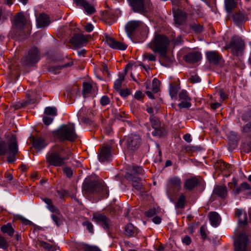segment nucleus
<instances>
[{
  "label": "nucleus",
  "instance_id": "obj_1",
  "mask_svg": "<svg viewBox=\"0 0 251 251\" xmlns=\"http://www.w3.org/2000/svg\"><path fill=\"white\" fill-rule=\"evenodd\" d=\"M71 151L65 150L58 145H55L46 155V162L49 166L62 167L66 165L67 160L72 155Z\"/></svg>",
  "mask_w": 251,
  "mask_h": 251
},
{
  "label": "nucleus",
  "instance_id": "obj_2",
  "mask_svg": "<svg viewBox=\"0 0 251 251\" xmlns=\"http://www.w3.org/2000/svg\"><path fill=\"white\" fill-rule=\"evenodd\" d=\"M19 152L18 143L16 135L12 134L6 140H0V157L7 156L8 163H14Z\"/></svg>",
  "mask_w": 251,
  "mask_h": 251
},
{
  "label": "nucleus",
  "instance_id": "obj_3",
  "mask_svg": "<svg viewBox=\"0 0 251 251\" xmlns=\"http://www.w3.org/2000/svg\"><path fill=\"white\" fill-rule=\"evenodd\" d=\"M170 40L165 35L156 34L148 44V47L155 53H158L160 56L165 60H170L167 55Z\"/></svg>",
  "mask_w": 251,
  "mask_h": 251
},
{
  "label": "nucleus",
  "instance_id": "obj_4",
  "mask_svg": "<svg viewBox=\"0 0 251 251\" xmlns=\"http://www.w3.org/2000/svg\"><path fill=\"white\" fill-rule=\"evenodd\" d=\"M83 189L88 194H98L103 198H107L108 196V190L102 180H86L83 183Z\"/></svg>",
  "mask_w": 251,
  "mask_h": 251
},
{
  "label": "nucleus",
  "instance_id": "obj_5",
  "mask_svg": "<svg viewBox=\"0 0 251 251\" xmlns=\"http://www.w3.org/2000/svg\"><path fill=\"white\" fill-rule=\"evenodd\" d=\"M56 135L60 140L74 141L77 137L74 124L63 125L56 131Z\"/></svg>",
  "mask_w": 251,
  "mask_h": 251
},
{
  "label": "nucleus",
  "instance_id": "obj_6",
  "mask_svg": "<svg viewBox=\"0 0 251 251\" xmlns=\"http://www.w3.org/2000/svg\"><path fill=\"white\" fill-rule=\"evenodd\" d=\"M126 151L129 154L135 152L139 148L141 138L137 134H130L125 137Z\"/></svg>",
  "mask_w": 251,
  "mask_h": 251
},
{
  "label": "nucleus",
  "instance_id": "obj_7",
  "mask_svg": "<svg viewBox=\"0 0 251 251\" xmlns=\"http://www.w3.org/2000/svg\"><path fill=\"white\" fill-rule=\"evenodd\" d=\"M40 59V52L36 47L31 48L27 54L22 59V63L26 66H31L37 63Z\"/></svg>",
  "mask_w": 251,
  "mask_h": 251
},
{
  "label": "nucleus",
  "instance_id": "obj_8",
  "mask_svg": "<svg viewBox=\"0 0 251 251\" xmlns=\"http://www.w3.org/2000/svg\"><path fill=\"white\" fill-rule=\"evenodd\" d=\"M250 241L245 232L240 233L234 241L235 251H251Z\"/></svg>",
  "mask_w": 251,
  "mask_h": 251
},
{
  "label": "nucleus",
  "instance_id": "obj_9",
  "mask_svg": "<svg viewBox=\"0 0 251 251\" xmlns=\"http://www.w3.org/2000/svg\"><path fill=\"white\" fill-rule=\"evenodd\" d=\"M226 49H230L234 55H238L245 48V44L241 38L237 36H233L228 44L225 46Z\"/></svg>",
  "mask_w": 251,
  "mask_h": 251
},
{
  "label": "nucleus",
  "instance_id": "obj_10",
  "mask_svg": "<svg viewBox=\"0 0 251 251\" xmlns=\"http://www.w3.org/2000/svg\"><path fill=\"white\" fill-rule=\"evenodd\" d=\"M92 220L97 224L101 225L104 230L108 231L110 227V219L99 213H95L93 215Z\"/></svg>",
  "mask_w": 251,
  "mask_h": 251
},
{
  "label": "nucleus",
  "instance_id": "obj_11",
  "mask_svg": "<svg viewBox=\"0 0 251 251\" xmlns=\"http://www.w3.org/2000/svg\"><path fill=\"white\" fill-rule=\"evenodd\" d=\"M105 42L112 49L119 50H125L127 45L124 43L119 42L108 35L105 36Z\"/></svg>",
  "mask_w": 251,
  "mask_h": 251
},
{
  "label": "nucleus",
  "instance_id": "obj_12",
  "mask_svg": "<svg viewBox=\"0 0 251 251\" xmlns=\"http://www.w3.org/2000/svg\"><path fill=\"white\" fill-rule=\"evenodd\" d=\"M111 151V147L110 146L107 145L102 147L99 154L100 161L103 162L109 161L112 156Z\"/></svg>",
  "mask_w": 251,
  "mask_h": 251
},
{
  "label": "nucleus",
  "instance_id": "obj_13",
  "mask_svg": "<svg viewBox=\"0 0 251 251\" xmlns=\"http://www.w3.org/2000/svg\"><path fill=\"white\" fill-rule=\"evenodd\" d=\"M88 41V36L82 34H76L71 39V43L75 47H81L84 46Z\"/></svg>",
  "mask_w": 251,
  "mask_h": 251
},
{
  "label": "nucleus",
  "instance_id": "obj_14",
  "mask_svg": "<svg viewBox=\"0 0 251 251\" xmlns=\"http://www.w3.org/2000/svg\"><path fill=\"white\" fill-rule=\"evenodd\" d=\"M25 24V16L22 13H18L15 16L13 23V27L17 30H23Z\"/></svg>",
  "mask_w": 251,
  "mask_h": 251
},
{
  "label": "nucleus",
  "instance_id": "obj_15",
  "mask_svg": "<svg viewBox=\"0 0 251 251\" xmlns=\"http://www.w3.org/2000/svg\"><path fill=\"white\" fill-rule=\"evenodd\" d=\"M133 10L135 12L145 13L146 10L143 0H128Z\"/></svg>",
  "mask_w": 251,
  "mask_h": 251
},
{
  "label": "nucleus",
  "instance_id": "obj_16",
  "mask_svg": "<svg viewBox=\"0 0 251 251\" xmlns=\"http://www.w3.org/2000/svg\"><path fill=\"white\" fill-rule=\"evenodd\" d=\"M206 57L210 64L217 65L220 62L222 57L216 51H208L205 53Z\"/></svg>",
  "mask_w": 251,
  "mask_h": 251
},
{
  "label": "nucleus",
  "instance_id": "obj_17",
  "mask_svg": "<svg viewBox=\"0 0 251 251\" xmlns=\"http://www.w3.org/2000/svg\"><path fill=\"white\" fill-rule=\"evenodd\" d=\"M168 187L170 189H173L174 191H179L181 188V179L176 176L170 177L168 181Z\"/></svg>",
  "mask_w": 251,
  "mask_h": 251
},
{
  "label": "nucleus",
  "instance_id": "obj_18",
  "mask_svg": "<svg viewBox=\"0 0 251 251\" xmlns=\"http://www.w3.org/2000/svg\"><path fill=\"white\" fill-rule=\"evenodd\" d=\"M200 181L196 176L187 179L184 183V188L188 191H192L199 185Z\"/></svg>",
  "mask_w": 251,
  "mask_h": 251
},
{
  "label": "nucleus",
  "instance_id": "obj_19",
  "mask_svg": "<svg viewBox=\"0 0 251 251\" xmlns=\"http://www.w3.org/2000/svg\"><path fill=\"white\" fill-rule=\"evenodd\" d=\"M184 58L187 63H194L201 59V54L198 51H193L185 55Z\"/></svg>",
  "mask_w": 251,
  "mask_h": 251
},
{
  "label": "nucleus",
  "instance_id": "obj_20",
  "mask_svg": "<svg viewBox=\"0 0 251 251\" xmlns=\"http://www.w3.org/2000/svg\"><path fill=\"white\" fill-rule=\"evenodd\" d=\"M141 22L139 21H131L128 22L125 27L128 36L131 38L132 34L139 26Z\"/></svg>",
  "mask_w": 251,
  "mask_h": 251
},
{
  "label": "nucleus",
  "instance_id": "obj_21",
  "mask_svg": "<svg viewBox=\"0 0 251 251\" xmlns=\"http://www.w3.org/2000/svg\"><path fill=\"white\" fill-rule=\"evenodd\" d=\"M48 145L45 139L42 137H37L33 139V147L37 151H41Z\"/></svg>",
  "mask_w": 251,
  "mask_h": 251
},
{
  "label": "nucleus",
  "instance_id": "obj_22",
  "mask_svg": "<svg viewBox=\"0 0 251 251\" xmlns=\"http://www.w3.org/2000/svg\"><path fill=\"white\" fill-rule=\"evenodd\" d=\"M49 24V17L47 15L44 13L40 14L37 18V25L38 27H44L48 25Z\"/></svg>",
  "mask_w": 251,
  "mask_h": 251
},
{
  "label": "nucleus",
  "instance_id": "obj_23",
  "mask_svg": "<svg viewBox=\"0 0 251 251\" xmlns=\"http://www.w3.org/2000/svg\"><path fill=\"white\" fill-rule=\"evenodd\" d=\"M174 18L175 23L178 25H180L186 21V14L182 10H178L174 13Z\"/></svg>",
  "mask_w": 251,
  "mask_h": 251
},
{
  "label": "nucleus",
  "instance_id": "obj_24",
  "mask_svg": "<svg viewBox=\"0 0 251 251\" xmlns=\"http://www.w3.org/2000/svg\"><path fill=\"white\" fill-rule=\"evenodd\" d=\"M210 224L212 226H218L221 222V217L216 212H211L208 214Z\"/></svg>",
  "mask_w": 251,
  "mask_h": 251
},
{
  "label": "nucleus",
  "instance_id": "obj_25",
  "mask_svg": "<svg viewBox=\"0 0 251 251\" xmlns=\"http://www.w3.org/2000/svg\"><path fill=\"white\" fill-rule=\"evenodd\" d=\"M138 233V229L131 224H127L125 227L124 233L128 237H134Z\"/></svg>",
  "mask_w": 251,
  "mask_h": 251
},
{
  "label": "nucleus",
  "instance_id": "obj_26",
  "mask_svg": "<svg viewBox=\"0 0 251 251\" xmlns=\"http://www.w3.org/2000/svg\"><path fill=\"white\" fill-rule=\"evenodd\" d=\"M127 178L132 181V185L135 189L138 191L142 189L143 184L140 177L130 175V176H127Z\"/></svg>",
  "mask_w": 251,
  "mask_h": 251
},
{
  "label": "nucleus",
  "instance_id": "obj_27",
  "mask_svg": "<svg viewBox=\"0 0 251 251\" xmlns=\"http://www.w3.org/2000/svg\"><path fill=\"white\" fill-rule=\"evenodd\" d=\"M214 167L217 170H220V171H227L229 172L231 165L227 164L223 161L220 160L217 161L215 163Z\"/></svg>",
  "mask_w": 251,
  "mask_h": 251
},
{
  "label": "nucleus",
  "instance_id": "obj_28",
  "mask_svg": "<svg viewBox=\"0 0 251 251\" xmlns=\"http://www.w3.org/2000/svg\"><path fill=\"white\" fill-rule=\"evenodd\" d=\"M233 19L236 24L240 26L247 20L248 18L244 14L239 12L233 15Z\"/></svg>",
  "mask_w": 251,
  "mask_h": 251
},
{
  "label": "nucleus",
  "instance_id": "obj_29",
  "mask_svg": "<svg viewBox=\"0 0 251 251\" xmlns=\"http://www.w3.org/2000/svg\"><path fill=\"white\" fill-rule=\"evenodd\" d=\"M213 193L222 199H224L227 194V188L226 186H217L214 188Z\"/></svg>",
  "mask_w": 251,
  "mask_h": 251
},
{
  "label": "nucleus",
  "instance_id": "obj_30",
  "mask_svg": "<svg viewBox=\"0 0 251 251\" xmlns=\"http://www.w3.org/2000/svg\"><path fill=\"white\" fill-rule=\"evenodd\" d=\"M0 230L3 233L7 234L11 237H13L15 232V230L10 223L2 226L0 227Z\"/></svg>",
  "mask_w": 251,
  "mask_h": 251
},
{
  "label": "nucleus",
  "instance_id": "obj_31",
  "mask_svg": "<svg viewBox=\"0 0 251 251\" xmlns=\"http://www.w3.org/2000/svg\"><path fill=\"white\" fill-rule=\"evenodd\" d=\"M42 200L46 203L47 208L50 212L55 213L58 215L60 214L59 210L53 204L52 200L51 199L45 198L42 199Z\"/></svg>",
  "mask_w": 251,
  "mask_h": 251
},
{
  "label": "nucleus",
  "instance_id": "obj_32",
  "mask_svg": "<svg viewBox=\"0 0 251 251\" xmlns=\"http://www.w3.org/2000/svg\"><path fill=\"white\" fill-rule=\"evenodd\" d=\"M167 130L165 128L164 125L162 124L160 125V127H158L156 129H154L152 132V135L153 136H157L159 137H162L167 135Z\"/></svg>",
  "mask_w": 251,
  "mask_h": 251
},
{
  "label": "nucleus",
  "instance_id": "obj_33",
  "mask_svg": "<svg viewBox=\"0 0 251 251\" xmlns=\"http://www.w3.org/2000/svg\"><path fill=\"white\" fill-rule=\"evenodd\" d=\"M73 64V62L71 61L69 63H65L62 66H52L49 68V71L50 72H52L54 74H58L60 73L61 70L63 68H67L68 67H70L72 66Z\"/></svg>",
  "mask_w": 251,
  "mask_h": 251
},
{
  "label": "nucleus",
  "instance_id": "obj_34",
  "mask_svg": "<svg viewBox=\"0 0 251 251\" xmlns=\"http://www.w3.org/2000/svg\"><path fill=\"white\" fill-rule=\"evenodd\" d=\"M125 74H120L119 76V78L116 80L114 82V87L115 89L117 91L121 89L122 83L125 79V75L127 73L126 69H125Z\"/></svg>",
  "mask_w": 251,
  "mask_h": 251
},
{
  "label": "nucleus",
  "instance_id": "obj_35",
  "mask_svg": "<svg viewBox=\"0 0 251 251\" xmlns=\"http://www.w3.org/2000/svg\"><path fill=\"white\" fill-rule=\"evenodd\" d=\"M225 6L226 11L229 13L236 6V2L235 0H225Z\"/></svg>",
  "mask_w": 251,
  "mask_h": 251
},
{
  "label": "nucleus",
  "instance_id": "obj_36",
  "mask_svg": "<svg viewBox=\"0 0 251 251\" xmlns=\"http://www.w3.org/2000/svg\"><path fill=\"white\" fill-rule=\"evenodd\" d=\"M144 173V171L141 167L133 166L131 173L127 174L126 176H130V175H132V176H135L136 175H143Z\"/></svg>",
  "mask_w": 251,
  "mask_h": 251
},
{
  "label": "nucleus",
  "instance_id": "obj_37",
  "mask_svg": "<svg viewBox=\"0 0 251 251\" xmlns=\"http://www.w3.org/2000/svg\"><path fill=\"white\" fill-rule=\"evenodd\" d=\"M150 121L154 129L157 128L158 127H160V125H162L160 120L157 117L154 116L153 115L150 116Z\"/></svg>",
  "mask_w": 251,
  "mask_h": 251
},
{
  "label": "nucleus",
  "instance_id": "obj_38",
  "mask_svg": "<svg viewBox=\"0 0 251 251\" xmlns=\"http://www.w3.org/2000/svg\"><path fill=\"white\" fill-rule=\"evenodd\" d=\"M185 196L184 194H181L177 201H176V207L177 208H182L184 207V203L185 202Z\"/></svg>",
  "mask_w": 251,
  "mask_h": 251
},
{
  "label": "nucleus",
  "instance_id": "obj_39",
  "mask_svg": "<svg viewBox=\"0 0 251 251\" xmlns=\"http://www.w3.org/2000/svg\"><path fill=\"white\" fill-rule=\"evenodd\" d=\"M190 27L197 33H199L203 31V26L199 24L195 23L190 25Z\"/></svg>",
  "mask_w": 251,
  "mask_h": 251
},
{
  "label": "nucleus",
  "instance_id": "obj_40",
  "mask_svg": "<svg viewBox=\"0 0 251 251\" xmlns=\"http://www.w3.org/2000/svg\"><path fill=\"white\" fill-rule=\"evenodd\" d=\"M44 113L47 115L55 116L57 115V109L53 107H47L45 109Z\"/></svg>",
  "mask_w": 251,
  "mask_h": 251
},
{
  "label": "nucleus",
  "instance_id": "obj_41",
  "mask_svg": "<svg viewBox=\"0 0 251 251\" xmlns=\"http://www.w3.org/2000/svg\"><path fill=\"white\" fill-rule=\"evenodd\" d=\"M178 97L179 100H191V98L189 96L186 90H182L179 93Z\"/></svg>",
  "mask_w": 251,
  "mask_h": 251
},
{
  "label": "nucleus",
  "instance_id": "obj_42",
  "mask_svg": "<svg viewBox=\"0 0 251 251\" xmlns=\"http://www.w3.org/2000/svg\"><path fill=\"white\" fill-rule=\"evenodd\" d=\"M92 88V85L88 82L83 83V93L84 95L90 93Z\"/></svg>",
  "mask_w": 251,
  "mask_h": 251
},
{
  "label": "nucleus",
  "instance_id": "obj_43",
  "mask_svg": "<svg viewBox=\"0 0 251 251\" xmlns=\"http://www.w3.org/2000/svg\"><path fill=\"white\" fill-rule=\"evenodd\" d=\"M8 247V243L5 237L0 235V248L6 250Z\"/></svg>",
  "mask_w": 251,
  "mask_h": 251
},
{
  "label": "nucleus",
  "instance_id": "obj_44",
  "mask_svg": "<svg viewBox=\"0 0 251 251\" xmlns=\"http://www.w3.org/2000/svg\"><path fill=\"white\" fill-rule=\"evenodd\" d=\"M143 57L144 60L147 59L151 61H155L156 60V55L151 53L145 52Z\"/></svg>",
  "mask_w": 251,
  "mask_h": 251
},
{
  "label": "nucleus",
  "instance_id": "obj_45",
  "mask_svg": "<svg viewBox=\"0 0 251 251\" xmlns=\"http://www.w3.org/2000/svg\"><path fill=\"white\" fill-rule=\"evenodd\" d=\"M40 246L43 248L48 250L49 251H54L55 247L46 242L41 241L40 242Z\"/></svg>",
  "mask_w": 251,
  "mask_h": 251
},
{
  "label": "nucleus",
  "instance_id": "obj_46",
  "mask_svg": "<svg viewBox=\"0 0 251 251\" xmlns=\"http://www.w3.org/2000/svg\"><path fill=\"white\" fill-rule=\"evenodd\" d=\"M83 9L88 14L90 15L96 12L95 8L94 6L90 4L88 2L87 3L86 6L83 7Z\"/></svg>",
  "mask_w": 251,
  "mask_h": 251
},
{
  "label": "nucleus",
  "instance_id": "obj_47",
  "mask_svg": "<svg viewBox=\"0 0 251 251\" xmlns=\"http://www.w3.org/2000/svg\"><path fill=\"white\" fill-rule=\"evenodd\" d=\"M179 88L177 87L171 85L170 87L169 93L170 95L173 99L176 97V95L178 93Z\"/></svg>",
  "mask_w": 251,
  "mask_h": 251
},
{
  "label": "nucleus",
  "instance_id": "obj_48",
  "mask_svg": "<svg viewBox=\"0 0 251 251\" xmlns=\"http://www.w3.org/2000/svg\"><path fill=\"white\" fill-rule=\"evenodd\" d=\"M242 119L245 122L251 120V107L249 108L242 116Z\"/></svg>",
  "mask_w": 251,
  "mask_h": 251
},
{
  "label": "nucleus",
  "instance_id": "obj_49",
  "mask_svg": "<svg viewBox=\"0 0 251 251\" xmlns=\"http://www.w3.org/2000/svg\"><path fill=\"white\" fill-rule=\"evenodd\" d=\"M159 81L157 78H154L152 80V91L154 93H157L159 90Z\"/></svg>",
  "mask_w": 251,
  "mask_h": 251
},
{
  "label": "nucleus",
  "instance_id": "obj_50",
  "mask_svg": "<svg viewBox=\"0 0 251 251\" xmlns=\"http://www.w3.org/2000/svg\"><path fill=\"white\" fill-rule=\"evenodd\" d=\"M82 225L86 226L89 232L93 233V226L89 221H85L82 223Z\"/></svg>",
  "mask_w": 251,
  "mask_h": 251
},
{
  "label": "nucleus",
  "instance_id": "obj_51",
  "mask_svg": "<svg viewBox=\"0 0 251 251\" xmlns=\"http://www.w3.org/2000/svg\"><path fill=\"white\" fill-rule=\"evenodd\" d=\"M110 102V100L109 97L106 95L103 96L100 100V103L102 106H105L108 104Z\"/></svg>",
  "mask_w": 251,
  "mask_h": 251
},
{
  "label": "nucleus",
  "instance_id": "obj_52",
  "mask_svg": "<svg viewBox=\"0 0 251 251\" xmlns=\"http://www.w3.org/2000/svg\"><path fill=\"white\" fill-rule=\"evenodd\" d=\"M191 100H184L178 104L179 108H189L191 106Z\"/></svg>",
  "mask_w": 251,
  "mask_h": 251
},
{
  "label": "nucleus",
  "instance_id": "obj_53",
  "mask_svg": "<svg viewBox=\"0 0 251 251\" xmlns=\"http://www.w3.org/2000/svg\"><path fill=\"white\" fill-rule=\"evenodd\" d=\"M74 3L78 7H84L88 2L86 0H73Z\"/></svg>",
  "mask_w": 251,
  "mask_h": 251
},
{
  "label": "nucleus",
  "instance_id": "obj_54",
  "mask_svg": "<svg viewBox=\"0 0 251 251\" xmlns=\"http://www.w3.org/2000/svg\"><path fill=\"white\" fill-rule=\"evenodd\" d=\"M118 92L119 93L121 96L124 98L126 97L127 96L130 94V91L129 90V89L127 88H126L125 89H121Z\"/></svg>",
  "mask_w": 251,
  "mask_h": 251
},
{
  "label": "nucleus",
  "instance_id": "obj_55",
  "mask_svg": "<svg viewBox=\"0 0 251 251\" xmlns=\"http://www.w3.org/2000/svg\"><path fill=\"white\" fill-rule=\"evenodd\" d=\"M63 171L64 173L66 174L68 177L70 178L72 176L73 172L71 168L67 167H64L63 169Z\"/></svg>",
  "mask_w": 251,
  "mask_h": 251
},
{
  "label": "nucleus",
  "instance_id": "obj_56",
  "mask_svg": "<svg viewBox=\"0 0 251 251\" xmlns=\"http://www.w3.org/2000/svg\"><path fill=\"white\" fill-rule=\"evenodd\" d=\"M172 42L175 46L181 45L183 42L181 35L178 36L176 38L173 39Z\"/></svg>",
  "mask_w": 251,
  "mask_h": 251
},
{
  "label": "nucleus",
  "instance_id": "obj_57",
  "mask_svg": "<svg viewBox=\"0 0 251 251\" xmlns=\"http://www.w3.org/2000/svg\"><path fill=\"white\" fill-rule=\"evenodd\" d=\"M51 217L52 220L55 222V223L58 226L62 224V221L58 216L54 214H52L51 215Z\"/></svg>",
  "mask_w": 251,
  "mask_h": 251
},
{
  "label": "nucleus",
  "instance_id": "obj_58",
  "mask_svg": "<svg viewBox=\"0 0 251 251\" xmlns=\"http://www.w3.org/2000/svg\"><path fill=\"white\" fill-rule=\"evenodd\" d=\"M189 80L191 83H195L200 82L201 79L198 75H191Z\"/></svg>",
  "mask_w": 251,
  "mask_h": 251
},
{
  "label": "nucleus",
  "instance_id": "obj_59",
  "mask_svg": "<svg viewBox=\"0 0 251 251\" xmlns=\"http://www.w3.org/2000/svg\"><path fill=\"white\" fill-rule=\"evenodd\" d=\"M53 120V118L48 117V116H44L43 118V121L45 125L47 126H49L51 124Z\"/></svg>",
  "mask_w": 251,
  "mask_h": 251
},
{
  "label": "nucleus",
  "instance_id": "obj_60",
  "mask_svg": "<svg viewBox=\"0 0 251 251\" xmlns=\"http://www.w3.org/2000/svg\"><path fill=\"white\" fill-rule=\"evenodd\" d=\"M242 131L244 133H249L251 132V122H249L243 126Z\"/></svg>",
  "mask_w": 251,
  "mask_h": 251
},
{
  "label": "nucleus",
  "instance_id": "obj_61",
  "mask_svg": "<svg viewBox=\"0 0 251 251\" xmlns=\"http://www.w3.org/2000/svg\"><path fill=\"white\" fill-rule=\"evenodd\" d=\"M56 192L61 198H63L64 196L69 194L68 191L62 189L60 190H57Z\"/></svg>",
  "mask_w": 251,
  "mask_h": 251
},
{
  "label": "nucleus",
  "instance_id": "obj_62",
  "mask_svg": "<svg viewBox=\"0 0 251 251\" xmlns=\"http://www.w3.org/2000/svg\"><path fill=\"white\" fill-rule=\"evenodd\" d=\"M156 214V210L155 208L150 209L146 212V215L148 217H151Z\"/></svg>",
  "mask_w": 251,
  "mask_h": 251
},
{
  "label": "nucleus",
  "instance_id": "obj_63",
  "mask_svg": "<svg viewBox=\"0 0 251 251\" xmlns=\"http://www.w3.org/2000/svg\"><path fill=\"white\" fill-rule=\"evenodd\" d=\"M143 94L142 92L140 91H137L135 92L134 94V98L137 100H141L143 97Z\"/></svg>",
  "mask_w": 251,
  "mask_h": 251
},
{
  "label": "nucleus",
  "instance_id": "obj_64",
  "mask_svg": "<svg viewBox=\"0 0 251 251\" xmlns=\"http://www.w3.org/2000/svg\"><path fill=\"white\" fill-rule=\"evenodd\" d=\"M85 251H101L97 247L88 246L86 247Z\"/></svg>",
  "mask_w": 251,
  "mask_h": 251
}]
</instances>
